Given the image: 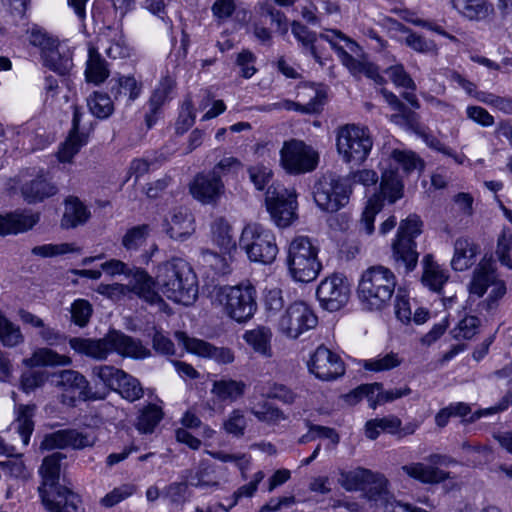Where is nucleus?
I'll return each mask as SVG.
<instances>
[{
  "mask_svg": "<svg viewBox=\"0 0 512 512\" xmlns=\"http://www.w3.org/2000/svg\"><path fill=\"white\" fill-rule=\"evenodd\" d=\"M59 191L57 184L44 169L29 174L21 182L20 192L28 204H36L55 196Z\"/></svg>",
  "mask_w": 512,
  "mask_h": 512,
  "instance_id": "16",
  "label": "nucleus"
},
{
  "mask_svg": "<svg viewBox=\"0 0 512 512\" xmlns=\"http://www.w3.org/2000/svg\"><path fill=\"white\" fill-rule=\"evenodd\" d=\"M424 272L422 282L432 291L440 292L443 285L448 280V275L433 262V257L427 254L423 258Z\"/></svg>",
  "mask_w": 512,
  "mask_h": 512,
  "instance_id": "39",
  "label": "nucleus"
},
{
  "mask_svg": "<svg viewBox=\"0 0 512 512\" xmlns=\"http://www.w3.org/2000/svg\"><path fill=\"white\" fill-rule=\"evenodd\" d=\"M27 33L30 44L40 48L42 58L50 49L58 46V40L40 26L33 25Z\"/></svg>",
  "mask_w": 512,
  "mask_h": 512,
  "instance_id": "51",
  "label": "nucleus"
},
{
  "mask_svg": "<svg viewBox=\"0 0 512 512\" xmlns=\"http://www.w3.org/2000/svg\"><path fill=\"white\" fill-rule=\"evenodd\" d=\"M266 205L271 219L278 227L289 226L296 218V193L280 185L268 186Z\"/></svg>",
  "mask_w": 512,
  "mask_h": 512,
  "instance_id": "13",
  "label": "nucleus"
},
{
  "mask_svg": "<svg viewBox=\"0 0 512 512\" xmlns=\"http://www.w3.org/2000/svg\"><path fill=\"white\" fill-rule=\"evenodd\" d=\"M249 178L257 190H264L272 181V170L263 165L252 166L248 169Z\"/></svg>",
  "mask_w": 512,
  "mask_h": 512,
  "instance_id": "64",
  "label": "nucleus"
},
{
  "mask_svg": "<svg viewBox=\"0 0 512 512\" xmlns=\"http://www.w3.org/2000/svg\"><path fill=\"white\" fill-rule=\"evenodd\" d=\"M71 319L79 327H85L92 316L93 308L86 299H76L70 308Z\"/></svg>",
  "mask_w": 512,
  "mask_h": 512,
  "instance_id": "57",
  "label": "nucleus"
},
{
  "mask_svg": "<svg viewBox=\"0 0 512 512\" xmlns=\"http://www.w3.org/2000/svg\"><path fill=\"white\" fill-rule=\"evenodd\" d=\"M115 391L130 402L139 400L144 394L140 381L126 372L123 374Z\"/></svg>",
  "mask_w": 512,
  "mask_h": 512,
  "instance_id": "50",
  "label": "nucleus"
},
{
  "mask_svg": "<svg viewBox=\"0 0 512 512\" xmlns=\"http://www.w3.org/2000/svg\"><path fill=\"white\" fill-rule=\"evenodd\" d=\"M372 479H369L367 487L363 490L369 500H378L387 494V479L383 474L374 473Z\"/></svg>",
  "mask_w": 512,
  "mask_h": 512,
  "instance_id": "61",
  "label": "nucleus"
},
{
  "mask_svg": "<svg viewBox=\"0 0 512 512\" xmlns=\"http://www.w3.org/2000/svg\"><path fill=\"white\" fill-rule=\"evenodd\" d=\"M137 492V486L133 483H125L115 487L107 493L102 499L101 504L105 507H113L125 499L131 497Z\"/></svg>",
  "mask_w": 512,
  "mask_h": 512,
  "instance_id": "56",
  "label": "nucleus"
},
{
  "mask_svg": "<svg viewBox=\"0 0 512 512\" xmlns=\"http://www.w3.org/2000/svg\"><path fill=\"white\" fill-rule=\"evenodd\" d=\"M156 286L169 300L186 306L198 297L197 276L182 258H172L157 266Z\"/></svg>",
  "mask_w": 512,
  "mask_h": 512,
  "instance_id": "2",
  "label": "nucleus"
},
{
  "mask_svg": "<svg viewBox=\"0 0 512 512\" xmlns=\"http://www.w3.org/2000/svg\"><path fill=\"white\" fill-rule=\"evenodd\" d=\"M401 469L406 475L423 484H438L451 478L449 472L422 462L409 463Z\"/></svg>",
  "mask_w": 512,
  "mask_h": 512,
  "instance_id": "26",
  "label": "nucleus"
},
{
  "mask_svg": "<svg viewBox=\"0 0 512 512\" xmlns=\"http://www.w3.org/2000/svg\"><path fill=\"white\" fill-rule=\"evenodd\" d=\"M308 367L311 373L323 381L335 380L345 373V365L340 356L324 345L312 354Z\"/></svg>",
  "mask_w": 512,
  "mask_h": 512,
  "instance_id": "17",
  "label": "nucleus"
},
{
  "mask_svg": "<svg viewBox=\"0 0 512 512\" xmlns=\"http://www.w3.org/2000/svg\"><path fill=\"white\" fill-rule=\"evenodd\" d=\"M280 162L286 172L298 175L314 170L318 163V155L303 141L291 139L283 144Z\"/></svg>",
  "mask_w": 512,
  "mask_h": 512,
  "instance_id": "12",
  "label": "nucleus"
},
{
  "mask_svg": "<svg viewBox=\"0 0 512 512\" xmlns=\"http://www.w3.org/2000/svg\"><path fill=\"white\" fill-rule=\"evenodd\" d=\"M90 215L88 208L77 197L70 196L65 201V211L61 225L66 229L75 228L85 224Z\"/></svg>",
  "mask_w": 512,
  "mask_h": 512,
  "instance_id": "33",
  "label": "nucleus"
},
{
  "mask_svg": "<svg viewBox=\"0 0 512 512\" xmlns=\"http://www.w3.org/2000/svg\"><path fill=\"white\" fill-rule=\"evenodd\" d=\"M108 42L106 54L113 59H122L130 56V48L127 45L122 31L118 28L108 27Z\"/></svg>",
  "mask_w": 512,
  "mask_h": 512,
  "instance_id": "44",
  "label": "nucleus"
},
{
  "mask_svg": "<svg viewBox=\"0 0 512 512\" xmlns=\"http://www.w3.org/2000/svg\"><path fill=\"white\" fill-rule=\"evenodd\" d=\"M480 319L476 316H466L454 329V338L456 339H472L478 332Z\"/></svg>",
  "mask_w": 512,
  "mask_h": 512,
  "instance_id": "63",
  "label": "nucleus"
},
{
  "mask_svg": "<svg viewBox=\"0 0 512 512\" xmlns=\"http://www.w3.org/2000/svg\"><path fill=\"white\" fill-rule=\"evenodd\" d=\"M141 92V85L134 77L121 76L110 81V93L114 101L129 105L137 99Z\"/></svg>",
  "mask_w": 512,
  "mask_h": 512,
  "instance_id": "30",
  "label": "nucleus"
},
{
  "mask_svg": "<svg viewBox=\"0 0 512 512\" xmlns=\"http://www.w3.org/2000/svg\"><path fill=\"white\" fill-rule=\"evenodd\" d=\"M64 458H66V456L63 453L55 452L43 459L39 470L43 479L42 486L40 488L49 489L59 486L60 462Z\"/></svg>",
  "mask_w": 512,
  "mask_h": 512,
  "instance_id": "38",
  "label": "nucleus"
},
{
  "mask_svg": "<svg viewBox=\"0 0 512 512\" xmlns=\"http://www.w3.org/2000/svg\"><path fill=\"white\" fill-rule=\"evenodd\" d=\"M24 342L20 326L12 322L0 310V343L8 348L16 347Z\"/></svg>",
  "mask_w": 512,
  "mask_h": 512,
  "instance_id": "41",
  "label": "nucleus"
},
{
  "mask_svg": "<svg viewBox=\"0 0 512 512\" xmlns=\"http://www.w3.org/2000/svg\"><path fill=\"white\" fill-rule=\"evenodd\" d=\"M396 277L387 267L372 266L363 272L358 285V295L368 310L386 307L395 291Z\"/></svg>",
  "mask_w": 512,
  "mask_h": 512,
  "instance_id": "3",
  "label": "nucleus"
},
{
  "mask_svg": "<svg viewBox=\"0 0 512 512\" xmlns=\"http://www.w3.org/2000/svg\"><path fill=\"white\" fill-rule=\"evenodd\" d=\"M247 427V420L244 413L239 410H233L228 418L223 423V428L226 433L233 435L234 437H242Z\"/></svg>",
  "mask_w": 512,
  "mask_h": 512,
  "instance_id": "58",
  "label": "nucleus"
},
{
  "mask_svg": "<svg viewBox=\"0 0 512 512\" xmlns=\"http://www.w3.org/2000/svg\"><path fill=\"white\" fill-rule=\"evenodd\" d=\"M478 246L469 238L460 237L454 243L451 266L455 271H465L475 262Z\"/></svg>",
  "mask_w": 512,
  "mask_h": 512,
  "instance_id": "29",
  "label": "nucleus"
},
{
  "mask_svg": "<svg viewBox=\"0 0 512 512\" xmlns=\"http://www.w3.org/2000/svg\"><path fill=\"white\" fill-rule=\"evenodd\" d=\"M213 470L210 465L201 463L198 469L194 472L187 471L188 484L196 488L217 487L219 483L212 476Z\"/></svg>",
  "mask_w": 512,
  "mask_h": 512,
  "instance_id": "48",
  "label": "nucleus"
},
{
  "mask_svg": "<svg viewBox=\"0 0 512 512\" xmlns=\"http://www.w3.org/2000/svg\"><path fill=\"white\" fill-rule=\"evenodd\" d=\"M409 175L414 171L421 172L424 169L423 160L412 151L395 149L391 153L390 169L382 173L380 192L383 198L390 203L396 202L403 195V183L398 169Z\"/></svg>",
  "mask_w": 512,
  "mask_h": 512,
  "instance_id": "7",
  "label": "nucleus"
},
{
  "mask_svg": "<svg viewBox=\"0 0 512 512\" xmlns=\"http://www.w3.org/2000/svg\"><path fill=\"white\" fill-rule=\"evenodd\" d=\"M402 359L397 353L390 352L385 355H378L376 358L363 361L362 367L373 372H382L398 367Z\"/></svg>",
  "mask_w": 512,
  "mask_h": 512,
  "instance_id": "52",
  "label": "nucleus"
},
{
  "mask_svg": "<svg viewBox=\"0 0 512 512\" xmlns=\"http://www.w3.org/2000/svg\"><path fill=\"white\" fill-rule=\"evenodd\" d=\"M316 296L323 309L330 312L338 311L349 300L350 287L348 280L340 274L326 277L318 285Z\"/></svg>",
  "mask_w": 512,
  "mask_h": 512,
  "instance_id": "14",
  "label": "nucleus"
},
{
  "mask_svg": "<svg viewBox=\"0 0 512 512\" xmlns=\"http://www.w3.org/2000/svg\"><path fill=\"white\" fill-rule=\"evenodd\" d=\"M213 242L225 253L236 249V243L231 234V226L222 219H216L211 226Z\"/></svg>",
  "mask_w": 512,
  "mask_h": 512,
  "instance_id": "42",
  "label": "nucleus"
},
{
  "mask_svg": "<svg viewBox=\"0 0 512 512\" xmlns=\"http://www.w3.org/2000/svg\"><path fill=\"white\" fill-rule=\"evenodd\" d=\"M39 213L27 211L0 215V235L17 234L32 229L39 221Z\"/></svg>",
  "mask_w": 512,
  "mask_h": 512,
  "instance_id": "25",
  "label": "nucleus"
},
{
  "mask_svg": "<svg viewBox=\"0 0 512 512\" xmlns=\"http://www.w3.org/2000/svg\"><path fill=\"white\" fill-rule=\"evenodd\" d=\"M246 385L242 381L233 379H221L214 381L211 392L220 401H236L242 397L245 392Z\"/></svg>",
  "mask_w": 512,
  "mask_h": 512,
  "instance_id": "40",
  "label": "nucleus"
},
{
  "mask_svg": "<svg viewBox=\"0 0 512 512\" xmlns=\"http://www.w3.org/2000/svg\"><path fill=\"white\" fill-rule=\"evenodd\" d=\"M36 406L34 404H20L16 407L15 428L19 433L22 443L27 446L34 431V415Z\"/></svg>",
  "mask_w": 512,
  "mask_h": 512,
  "instance_id": "35",
  "label": "nucleus"
},
{
  "mask_svg": "<svg viewBox=\"0 0 512 512\" xmlns=\"http://www.w3.org/2000/svg\"><path fill=\"white\" fill-rule=\"evenodd\" d=\"M195 111L191 99H186L175 123L176 134L182 135L195 123Z\"/></svg>",
  "mask_w": 512,
  "mask_h": 512,
  "instance_id": "59",
  "label": "nucleus"
},
{
  "mask_svg": "<svg viewBox=\"0 0 512 512\" xmlns=\"http://www.w3.org/2000/svg\"><path fill=\"white\" fill-rule=\"evenodd\" d=\"M317 324L318 317L313 309L303 301H295L280 316L277 329L285 337L296 340Z\"/></svg>",
  "mask_w": 512,
  "mask_h": 512,
  "instance_id": "11",
  "label": "nucleus"
},
{
  "mask_svg": "<svg viewBox=\"0 0 512 512\" xmlns=\"http://www.w3.org/2000/svg\"><path fill=\"white\" fill-rule=\"evenodd\" d=\"M191 193L197 200L205 204L215 202L224 192V183L211 172L199 174L191 185Z\"/></svg>",
  "mask_w": 512,
  "mask_h": 512,
  "instance_id": "23",
  "label": "nucleus"
},
{
  "mask_svg": "<svg viewBox=\"0 0 512 512\" xmlns=\"http://www.w3.org/2000/svg\"><path fill=\"white\" fill-rule=\"evenodd\" d=\"M125 372L111 365H97L92 368L91 374L97 378L104 386L111 390H116L119 382Z\"/></svg>",
  "mask_w": 512,
  "mask_h": 512,
  "instance_id": "47",
  "label": "nucleus"
},
{
  "mask_svg": "<svg viewBox=\"0 0 512 512\" xmlns=\"http://www.w3.org/2000/svg\"><path fill=\"white\" fill-rule=\"evenodd\" d=\"M497 277L491 263L481 262L475 268L468 290L471 296L482 297Z\"/></svg>",
  "mask_w": 512,
  "mask_h": 512,
  "instance_id": "32",
  "label": "nucleus"
},
{
  "mask_svg": "<svg viewBox=\"0 0 512 512\" xmlns=\"http://www.w3.org/2000/svg\"><path fill=\"white\" fill-rule=\"evenodd\" d=\"M455 5L470 19L480 18L488 13V7L483 0H456Z\"/></svg>",
  "mask_w": 512,
  "mask_h": 512,
  "instance_id": "60",
  "label": "nucleus"
},
{
  "mask_svg": "<svg viewBox=\"0 0 512 512\" xmlns=\"http://www.w3.org/2000/svg\"><path fill=\"white\" fill-rule=\"evenodd\" d=\"M173 88L174 81L170 77H165L153 91L148 101L149 111L145 115V122L148 128H151L156 123L157 115L161 107L168 101L169 94Z\"/></svg>",
  "mask_w": 512,
  "mask_h": 512,
  "instance_id": "28",
  "label": "nucleus"
},
{
  "mask_svg": "<svg viewBox=\"0 0 512 512\" xmlns=\"http://www.w3.org/2000/svg\"><path fill=\"white\" fill-rule=\"evenodd\" d=\"M52 382L57 388L71 394L72 403L94 399L89 382L84 375L76 370L67 369L53 373Z\"/></svg>",
  "mask_w": 512,
  "mask_h": 512,
  "instance_id": "18",
  "label": "nucleus"
},
{
  "mask_svg": "<svg viewBox=\"0 0 512 512\" xmlns=\"http://www.w3.org/2000/svg\"><path fill=\"white\" fill-rule=\"evenodd\" d=\"M383 199L384 198L381 194L380 196H374L368 201L358 224L360 233L371 235L374 232L375 217L382 209Z\"/></svg>",
  "mask_w": 512,
  "mask_h": 512,
  "instance_id": "45",
  "label": "nucleus"
},
{
  "mask_svg": "<svg viewBox=\"0 0 512 512\" xmlns=\"http://www.w3.org/2000/svg\"><path fill=\"white\" fill-rule=\"evenodd\" d=\"M352 188L350 180L333 173L322 175L313 186V198L319 209L337 212L349 202Z\"/></svg>",
  "mask_w": 512,
  "mask_h": 512,
  "instance_id": "9",
  "label": "nucleus"
},
{
  "mask_svg": "<svg viewBox=\"0 0 512 512\" xmlns=\"http://www.w3.org/2000/svg\"><path fill=\"white\" fill-rule=\"evenodd\" d=\"M39 494L49 512H78V496L66 487L39 488Z\"/></svg>",
  "mask_w": 512,
  "mask_h": 512,
  "instance_id": "21",
  "label": "nucleus"
},
{
  "mask_svg": "<svg viewBox=\"0 0 512 512\" xmlns=\"http://www.w3.org/2000/svg\"><path fill=\"white\" fill-rule=\"evenodd\" d=\"M166 232L176 240L186 239L193 231V218L186 208H175L166 220Z\"/></svg>",
  "mask_w": 512,
  "mask_h": 512,
  "instance_id": "27",
  "label": "nucleus"
},
{
  "mask_svg": "<svg viewBox=\"0 0 512 512\" xmlns=\"http://www.w3.org/2000/svg\"><path fill=\"white\" fill-rule=\"evenodd\" d=\"M150 228L146 224L127 230L122 237V245L127 251H137L146 241Z\"/></svg>",
  "mask_w": 512,
  "mask_h": 512,
  "instance_id": "53",
  "label": "nucleus"
},
{
  "mask_svg": "<svg viewBox=\"0 0 512 512\" xmlns=\"http://www.w3.org/2000/svg\"><path fill=\"white\" fill-rule=\"evenodd\" d=\"M69 345L76 353L97 361L106 360L111 353L135 359L150 356V350L139 339L115 329L98 339L72 337Z\"/></svg>",
  "mask_w": 512,
  "mask_h": 512,
  "instance_id": "1",
  "label": "nucleus"
},
{
  "mask_svg": "<svg viewBox=\"0 0 512 512\" xmlns=\"http://www.w3.org/2000/svg\"><path fill=\"white\" fill-rule=\"evenodd\" d=\"M29 361L36 366H68L72 363L69 356L58 354L49 348L35 350Z\"/></svg>",
  "mask_w": 512,
  "mask_h": 512,
  "instance_id": "43",
  "label": "nucleus"
},
{
  "mask_svg": "<svg viewBox=\"0 0 512 512\" xmlns=\"http://www.w3.org/2000/svg\"><path fill=\"white\" fill-rule=\"evenodd\" d=\"M272 331L269 327L258 326L254 329L247 330L243 334L245 342L253 349V351L265 358L272 357Z\"/></svg>",
  "mask_w": 512,
  "mask_h": 512,
  "instance_id": "31",
  "label": "nucleus"
},
{
  "mask_svg": "<svg viewBox=\"0 0 512 512\" xmlns=\"http://www.w3.org/2000/svg\"><path fill=\"white\" fill-rule=\"evenodd\" d=\"M371 477H373L371 470L358 467L350 471H340L338 483L346 491H363Z\"/></svg>",
  "mask_w": 512,
  "mask_h": 512,
  "instance_id": "37",
  "label": "nucleus"
},
{
  "mask_svg": "<svg viewBox=\"0 0 512 512\" xmlns=\"http://www.w3.org/2000/svg\"><path fill=\"white\" fill-rule=\"evenodd\" d=\"M162 415V411L158 406L154 404L147 405L140 411L137 418V429L141 433H152L162 419Z\"/></svg>",
  "mask_w": 512,
  "mask_h": 512,
  "instance_id": "46",
  "label": "nucleus"
},
{
  "mask_svg": "<svg viewBox=\"0 0 512 512\" xmlns=\"http://www.w3.org/2000/svg\"><path fill=\"white\" fill-rule=\"evenodd\" d=\"M318 247L308 236H295L287 248L286 263L295 281L308 283L315 280L322 268Z\"/></svg>",
  "mask_w": 512,
  "mask_h": 512,
  "instance_id": "5",
  "label": "nucleus"
},
{
  "mask_svg": "<svg viewBox=\"0 0 512 512\" xmlns=\"http://www.w3.org/2000/svg\"><path fill=\"white\" fill-rule=\"evenodd\" d=\"M83 112L78 106L73 108L72 128L65 142L61 144L58 151L60 162H71L73 157L79 152L81 147L87 144L88 135L80 132V121Z\"/></svg>",
  "mask_w": 512,
  "mask_h": 512,
  "instance_id": "22",
  "label": "nucleus"
},
{
  "mask_svg": "<svg viewBox=\"0 0 512 512\" xmlns=\"http://www.w3.org/2000/svg\"><path fill=\"white\" fill-rule=\"evenodd\" d=\"M43 62L46 67L61 76L68 75L73 67L71 52L68 49H60L59 45L44 54Z\"/></svg>",
  "mask_w": 512,
  "mask_h": 512,
  "instance_id": "34",
  "label": "nucleus"
},
{
  "mask_svg": "<svg viewBox=\"0 0 512 512\" xmlns=\"http://www.w3.org/2000/svg\"><path fill=\"white\" fill-rule=\"evenodd\" d=\"M403 32H409L405 43L411 49L419 53H437V46L432 40H428L421 35L409 31L407 28H401Z\"/></svg>",
  "mask_w": 512,
  "mask_h": 512,
  "instance_id": "62",
  "label": "nucleus"
},
{
  "mask_svg": "<svg viewBox=\"0 0 512 512\" xmlns=\"http://www.w3.org/2000/svg\"><path fill=\"white\" fill-rule=\"evenodd\" d=\"M110 75L106 61L96 48L90 47L86 63L85 76L88 82L96 85L103 83Z\"/></svg>",
  "mask_w": 512,
  "mask_h": 512,
  "instance_id": "36",
  "label": "nucleus"
},
{
  "mask_svg": "<svg viewBox=\"0 0 512 512\" xmlns=\"http://www.w3.org/2000/svg\"><path fill=\"white\" fill-rule=\"evenodd\" d=\"M331 33V35H323L321 37L328 41L331 47L336 51L342 64L351 72V74L354 76L363 74L367 78L372 79L376 84L385 83V79L380 75L376 65L369 62L366 58H354L345 49L337 44L336 39L338 38L348 41V39L344 37L341 32L333 30Z\"/></svg>",
  "mask_w": 512,
  "mask_h": 512,
  "instance_id": "15",
  "label": "nucleus"
},
{
  "mask_svg": "<svg viewBox=\"0 0 512 512\" xmlns=\"http://www.w3.org/2000/svg\"><path fill=\"white\" fill-rule=\"evenodd\" d=\"M90 112L97 118L105 119L113 112V102L107 94L94 92L87 98Z\"/></svg>",
  "mask_w": 512,
  "mask_h": 512,
  "instance_id": "49",
  "label": "nucleus"
},
{
  "mask_svg": "<svg viewBox=\"0 0 512 512\" xmlns=\"http://www.w3.org/2000/svg\"><path fill=\"white\" fill-rule=\"evenodd\" d=\"M423 222L416 214L409 215L399 224L391 244V260L397 270L405 274L412 272L418 264L419 253L415 238L422 233Z\"/></svg>",
  "mask_w": 512,
  "mask_h": 512,
  "instance_id": "4",
  "label": "nucleus"
},
{
  "mask_svg": "<svg viewBox=\"0 0 512 512\" xmlns=\"http://www.w3.org/2000/svg\"><path fill=\"white\" fill-rule=\"evenodd\" d=\"M133 279L128 286L129 291L151 305L164 304L159 293L154 289L156 278L153 279L145 270L136 268L132 274Z\"/></svg>",
  "mask_w": 512,
  "mask_h": 512,
  "instance_id": "24",
  "label": "nucleus"
},
{
  "mask_svg": "<svg viewBox=\"0 0 512 512\" xmlns=\"http://www.w3.org/2000/svg\"><path fill=\"white\" fill-rule=\"evenodd\" d=\"M336 145L346 163L360 164L368 157L373 140L367 128L351 124L338 130Z\"/></svg>",
  "mask_w": 512,
  "mask_h": 512,
  "instance_id": "10",
  "label": "nucleus"
},
{
  "mask_svg": "<svg viewBox=\"0 0 512 512\" xmlns=\"http://www.w3.org/2000/svg\"><path fill=\"white\" fill-rule=\"evenodd\" d=\"M251 413L259 421L268 424H276L286 419V416L284 415L282 410L268 402H263L253 407L251 409Z\"/></svg>",
  "mask_w": 512,
  "mask_h": 512,
  "instance_id": "54",
  "label": "nucleus"
},
{
  "mask_svg": "<svg viewBox=\"0 0 512 512\" xmlns=\"http://www.w3.org/2000/svg\"><path fill=\"white\" fill-rule=\"evenodd\" d=\"M80 252L72 243L44 244L32 248L31 253L42 258L55 257L67 253Z\"/></svg>",
  "mask_w": 512,
  "mask_h": 512,
  "instance_id": "55",
  "label": "nucleus"
},
{
  "mask_svg": "<svg viewBox=\"0 0 512 512\" xmlns=\"http://www.w3.org/2000/svg\"><path fill=\"white\" fill-rule=\"evenodd\" d=\"M175 337L179 344L193 354L213 359L220 364H229L234 361V353L226 347H215L202 339L189 337L186 333L178 331Z\"/></svg>",
  "mask_w": 512,
  "mask_h": 512,
  "instance_id": "20",
  "label": "nucleus"
},
{
  "mask_svg": "<svg viewBox=\"0 0 512 512\" xmlns=\"http://www.w3.org/2000/svg\"><path fill=\"white\" fill-rule=\"evenodd\" d=\"M214 302L223 308L229 318L245 323L257 311V291L249 282L219 287L215 290Z\"/></svg>",
  "mask_w": 512,
  "mask_h": 512,
  "instance_id": "6",
  "label": "nucleus"
},
{
  "mask_svg": "<svg viewBox=\"0 0 512 512\" xmlns=\"http://www.w3.org/2000/svg\"><path fill=\"white\" fill-rule=\"evenodd\" d=\"M95 440V437L90 434L75 429H63L46 434L41 442L40 449L49 451L71 447L79 450L93 446Z\"/></svg>",
  "mask_w": 512,
  "mask_h": 512,
  "instance_id": "19",
  "label": "nucleus"
},
{
  "mask_svg": "<svg viewBox=\"0 0 512 512\" xmlns=\"http://www.w3.org/2000/svg\"><path fill=\"white\" fill-rule=\"evenodd\" d=\"M239 247L245 251L250 261L265 265L274 262L279 251L274 233L257 223L243 228Z\"/></svg>",
  "mask_w": 512,
  "mask_h": 512,
  "instance_id": "8",
  "label": "nucleus"
}]
</instances>
